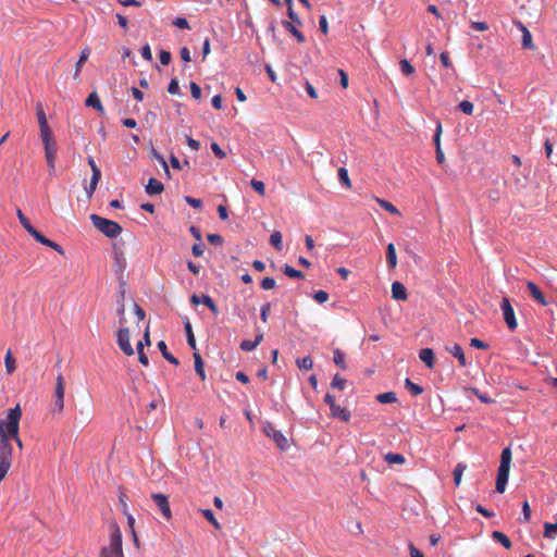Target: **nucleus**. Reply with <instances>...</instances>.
Returning <instances> with one entry per match:
<instances>
[{
  "label": "nucleus",
  "instance_id": "nucleus-1",
  "mask_svg": "<svg viewBox=\"0 0 557 557\" xmlns=\"http://www.w3.org/2000/svg\"><path fill=\"white\" fill-rule=\"evenodd\" d=\"M21 416V408L18 405H16L14 408L9 410L5 419H0V422L3 423L2 430H4L7 441L10 442V438L14 440L20 448L23 447L22 441L18 437Z\"/></svg>",
  "mask_w": 557,
  "mask_h": 557
},
{
  "label": "nucleus",
  "instance_id": "nucleus-2",
  "mask_svg": "<svg viewBox=\"0 0 557 557\" xmlns=\"http://www.w3.org/2000/svg\"><path fill=\"white\" fill-rule=\"evenodd\" d=\"M511 463V450L509 447L503 449L500 455V463L498 467L497 479H496V492L504 493L509 479Z\"/></svg>",
  "mask_w": 557,
  "mask_h": 557
},
{
  "label": "nucleus",
  "instance_id": "nucleus-3",
  "mask_svg": "<svg viewBox=\"0 0 557 557\" xmlns=\"http://www.w3.org/2000/svg\"><path fill=\"white\" fill-rule=\"evenodd\" d=\"M2 422H0V481L8 474L12 463V446L7 441L4 430H2Z\"/></svg>",
  "mask_w": 557,
  "mask_h": 557
},
{
  "label": "nucleus",
  "instance_id": "nucleus-4",
  "mask_svg": "<svg viewBox=\"0 0 557 557\" xmlns=\"http://www.w3.org/2000/svg\"><path fill=\"white\" fill-rule=\"evenodd\" d=\"M90 220L94 226L109 238H116L122 233V227L114 221L91 214Z\"/></svg>",
  "mask_w": 557,
  "mask_h": 557
},
{
  "label": "nucleus",
  "instance_id": "nucleus-5",
  "mask_svg": "<svg viewBox=\"0 0 557 557\" xmlns=\"http://www.w3.org/2000/svg\"><path fill=\"white\" fill-rule=\"evenodd\" d=\"M41 140L45 146V156L50 172L54 171V160L57 157V144L53 139L51 131L40 133Z\"/></svg>",
  "mask_w": 557,
  "mask_h": 557
},
{
  "label": "nucleus",
  "instance_id": "nucleus-6",
  "mask_svg": "<svg viewBox=\"0 0 557 557\" xmlns=\"http://www.w3.org/2000/svg\"><path fill=\"white\" fill-rule=\"evenodd\" d=\"M101 557H123L122 535L117 528L111 534L109 545L102 548Z\"/></svg>",
  "mask_w": 557,
  "mask_h": 557
},
{
  "label": "nucleus",
  "instance_id": "nucleus-7",
  "mask_svg": "<svg viewBox=\"0 0 557 557\" xmlns=\"http://www.w3.org/2000/svg\"><path fill=\"white\" fill-rule=\"evenodd\" d=\"M64 408V380L62 374L57 376L55 389H54V399H53V413L62 412Z\"/></svg>",
  "mask_w": 557,
  "mask_h": 557
},
{
  "label": "nucleus",
  "instance_id": "nucleus-8",
  "mask_svg": "<svg viewBox=\"0 0 557 557\" xmlns=\"http://www.w3.org/2000/svg\"><path fill=\"white\" fill-rule=\"evenodd\" d=\"M116 342L120 347V349L126 355V356H133L134 349L129 341V330L125 326H122L119 329L116 334Z\"/></svg>",
  "mask_w": 557,
  "mask_h": 557
},
{
  "label": "nucleus",
  "instance_id": "nucleus-9",
  "mask_svg": "<svg viewBox=\"0 0 557 557\" xmlns=\"http://www.w3.org/2000/svg\"><path fill=\"white\" fill-rule=\"evenodd\" d=\"M500 309L503 311L504 320H505L508 329L510 331L516 330L517 329V320L515 317L513 308L508 298H506V297L503 298L502 304H500Z\"/></svg>",
  "mask_w": 557,
  "mask_h": 557
},
{
  "label": "nucleus",
  "instance_id": "nucleus-10",
  "mask_svg": "<svg viewBox=\"0 0 557 557\" xmlns=\"http://www.w3.org/2000/svg\"><path fill=\"white\" fill-rule=\"evenodd\" d=\"M264 432L267 436L271 437L275 442V444L281 450H285L288 448V441L285 437V435L281 431L275 430L272 424H267L264 426Z\"/></svg>",
  "mask_w": 557,
  "mask_h": 557
},
{
  "label": "nucleus",
  "instance_id": "nucleus-11",
  "mask_svg": "<svg viewBox=\"0 0 557 557\" xmlns=\"http://www.w3.org/2000/svg\"><path fill=\"white\" fill-rule=\"evenodd\" d=\"M151 498L154 502L156 506L159 508L161 513L165 519H170L172 517V511L170 508V504L168 500V496L160 493L151 494Z\"/></svg>",
  "mask_w": 557,
  "mask_h": 557
},
{
  "label": "nucleus",
  "instance_id": "nucleus-12",
  "mask_svg": "<svg viewBox=\"0 0 557 557\" xmlns=\"http://www.w3.org/2000/svg\"><path fill=\"white\" fill-rule=\"evenodd\" d=\"M190 301L194 304V305H199V304H202V306H207L211 312L214 314V315H218L219 314V309L216 307V305L214 304V301L212 300V298L208 295H203L201 298L197 295H193L190 297Z\"/></svg>",
  "mask_w": 557,
  "mask_h": 557
},
{
  "label": "nucleus",
  "instance_id": "nucleus-13",
  "mask_svg": "<svg viewBox=\"0 0 557 557\" xmlns=\"http://www.w3.org/2000/svg\"><path fill=\"white\" fill-rule=\"evenodd\" d=\"M527 289L529 290L531 297L540 305L546 306L548 304L542 290L533 282L527 283Z\"/></svg>",
  "mask_w": 557,
  "mask_h": 557
},
{
  "label": "nucleus",
  "instance_id": "nucleus-14",
  "mask_svg": "<svg viewBox=\"0 0 557 557\" xmlns=\"http://www.w3.org/2000/svg\"><path fill=\"white\" fill-rule=\"evenodd\" d=\"M89 54H90V49L88 47H86L82 51L78 61L75 63L74 73H73L74 79H79L82 67H83L84 63L88 60Z\"/></svg>",
  "mask_w": 557,
  "mask_h": 557
},
{
  "label": "nucleus",
  "instance_id": "nucleus-15",
  "mask_svg": "<svg viewBox=\"0 0 557 557\" xmlns=\"http://www.w3.org/2000/svg\"><path fill=\"white\" fill-rule=\"evenodd\" d=\"M33 237L39 242L40 244L42 245H46L52 249H54L55 251H58L59 253L63 255L64 251L62 249V247L60 245H58L57 243L50 240L49 238L45 237L44 235H41L38 231H36V233L33 235Z\"/></svg>",
  "mask_w": 557,
  "mask_h": 557
},
{
  "label": "nucleus",
  "instance_id": "nucleus-16",
  "mask_svg": "<svg viewBox=\"0 0 557 557\" xmlns=\"http://www.w3.org/2000/svg\"><path fill=\"white\" fill-rule=\"evenodd\" d=\"M419 358L429 369L434 368V352L431 348L421 349Z\"/></svg>",
  "mask_w": 557,
  "mask_h": 557
},
{
  "label": "nucleus",
  "instance_id": "nucleus-17",
  "mask_svg": "<svg viewBox=\"0 0 557 557\" xmlns=\"http://www.w3.org/2000/svg\"><path fill=\"white\" fill-rule=\"evenodd\" d=\"M392 296L396 300H406L407 292L405 286L400 282H394L392 284Z\"/></svg>",
  "mask_w": 557,
  "mask_h": 557
},
{
  "label": "nucleus",
  "instance_id": "nucleus-18",
  "mask_svg": "<svg viewBox=\"0 0 557 557\" xmlns=\"http://www.w3.org/2000/svg\"><path fill=\"white\" fill-rule=\"evenodd\" d=\"M163 184L156 178H150L146 185V193L148 195H159L163 191Z\"/></svg>",
  "mask_w": 557,
  "mask_h": 557
},
{
  "label": "nucleus",
  "instance_id": "nucleus-19",
  "mask_svg": "<svg viewBox=\"0 0 557 557\" xmlns=\"http://www.w3.org/2000/svg\"><path fill=\"white\" fill-rule=\"evenodd\" d=\"M518 26L522 32V47L527 49H534L532 35L529 29L521 22H518Z\"/></svg>",
  "mask_w": 557,
  "mask_h": 557
},
{
  "label": "nucleus",
  "instance_id": "nucleus-20",
  "mask_svg": "<svg viewBox=\"0 0 557 557\" xmlns=\"http://www.w3.org/2000/svg\"><path fill=\"white\" fill-rule=\"evenodd\" d=\"M36 113H37L40 133L51 131L48 125V121H47L46 114L44 112L42 106L40 103H38L36 107Z\"/></svg>",
  "mask_w": 557,
  "mask_h": 557
},
{
  "label": "nucleus",
  "instance_id": "nucleus-21",
  "mask_svg": "<svg viewBox=\"0 0 557 557\" xmlns=\"http://www.w3.org/2000/svg\"><path fill=\"white\" fill-rule=\"evenodd\" d=\"M331 414L332 417L338 418L345 422H348L350 419V412L346 408L338 405H335L331 408Z\"/></svg>",
  "mask_w": 557,
  "mask_h": 557
},
{
  "label": "nucleus",
  "instance_id": "nucleus-22",
  "mask_svg": "<svg viewBox=\"0 0 557 557\" xmlns=\"http://www.w3.org/2000/svg\"><path fill=\"white\" fill-rule=\"evenodd\" d=\"M447 350L455 357L458 359V362L461 367H466L467 366V361H466V356L463 354V350L462 348L458 345V344H455L453 345L451 347H447Z\"/></svg>",
  "mask_w": 557,
  "mask_h": 557
},
{
  "label": "nucleus",
  "instance_id": "nucleus-23",
  "mask_svg": "<svg viewBox=\"0 0 557 557\" xmlns=\"http://www.w3.org/2000/svg\"><path fill=\"white\" fill-rule=\"evenodd\" d=\"M282 25L283 27L289 32L293 36H295V38L299 41V42H304L306 39H305V36L301 32H299L296 26L294 25V23L292 22H288V21H283L282 22Z\"/></svg>",
  "mask_w": 557,
  "mask_h": 557
},
{
  "label": "nucleus",
  "instance_id": "nucleus-24",
  "mask_svg": "<svg viewBox=\"0 0 557 557\" xmlns=\"http://www.w3.org/2000/svg\"><path fill=\"white\" fill-rule=\"evenodd\" d=\"M386 259H387L388 267L391 269L396 268V265H397L396 249H395L394 244H392V243L388 244L386 247Z\"/></svg>",
  "mask_w": 557,
  "mask_h": 557
},
{
  "label": "nucleus",
  "instance_id": "nucleus-25",
  "mask_svg": "<svg viewBox=\"0 0 557 557\" xmlns=\"http://www.w3.org/2000/svg\"><path fill=\"white\" fill-rule=\"evenodd\" d=\"M158 348L159 350L161 351L162 356L164 359H166L169 362H171L172 364H175L177 366L178 364V359L175 358L172 354H170L168 351V347H166V344L163 342V341H160L158 343Z\"/></svg>",
  "mask_w": 557,
  "mask_h": 557
},
{
  "label": "nucleus",
  "instance_id": "nucleus-26",
  "mask_svg": "<svg viewBox=\"0 0 557 557\" xmlns=\"http://www.w3.org/2000/svg\"><path fill=\"white\" fill-rule=\"evenodd\" d=\"M193 357L195 362V370L197 374L200 376V379L203 381L206 379V373L202 358L199 352H194Z\"/></svg>",
  "mask_w": 557,
  "mask_h": 557
},
{
  "label": "nucleus",
  "instance_id": "nucleus-27",
  "mask_svg": "<svg viewBox=\"0 0 557 557\" xmlns=\"http://www.w3.org/2000/svg\"><path fill=\"white\" fill-rule=\"evenodd\" d=\"M85 103H86L87 107H92V108H95L98 111H103V107L101 104L100 98H99V96L96 92H91L87 97Z\"/></svg>",
  "mask_w": 557,
  "mask_h": 557
},
{
  "label": "nucleus",
  "instance_id": "nucleus-28",
  "mask_svg": "<svg viewBox=\"0 0 557 557\" xmlns=\"http://www.w3.org/2000/svg\"><path fill=\"white\" fill-rule=\"evenodd\" d=\"M16 215L23 227L33 236L37 230L29 223L28 219L23 214V212L20 209H17Z\"/></svg>",
  "mask_w": 557,
  "mask_h": 557
},
{
  "label": "nucleus",
  "instance_id": "nucleus-29",
  "mask_svg": "<svg viewBox=\"0 0 557 557\" xmlns=\"http://www.w3.org/2000/svg\"><path fill=\"white\" fill-rule=\"evenodd\" d=\"M493 540L499 542L505 548L509 549L511 547V542L507 535H505L500 531H494L492 533Z\"/></svg>",
  "mask_w": 557,
  "mask_h": 557
},
{
  "label": "nucleus",
  "instance_id": "nucleus-30",
  "mask_svg": "<svg viewBox=\"0 0 557 557\" xmlns=\"http://www.w3.org/2000/svg\"><path fill=\"white\" fill-rule=\"evenodd\" d=\"M544 536L549 540H555L557 537V523H544Z\"/></svg>",
  "mask_w": 557,
  "mask_h": 557
},
{
  "label": "nucleus",
  "instance_id": "nucleus-31",
  "mask_svg": "<svg viewBox=\"0 0 557 557\" xmlns=\"http://www.w3.org/2000/svg\"><path fill=\"white\" fill-rule=\"evenodd\" d=\"M4 364H5V370L9 374L13 373L16 370V362H15V359L13 358L10 349L5 354Z\"/></svg>",
  "mask_w": 557,
  "mask_h": 557
},
{
  "label": "nucleus",
  "instance_id": "nucleus-32",
  "mask_svg": "<svg viewBox=\"0 0 557 557\" xmlns=\"http://www.w3.org/2000/svg\"><path fill=\"white\" fill-rule=\"evenodd\" d=\"M384 460L389 465H394V463L403 465L405 462V457L400 454L387 453L384 456Z\"/></svg>",
  "mask_w": 557,
  "mask_h": 557
},
{
  "label": "nucleus",
  "instance_id": "nucleus-33",
  "mask_svg": "<svg viewBox=\"0 0 557 557\" xmlns=\"http://www.w3.org/2000/svg\"><path fill=\"white\" fill-rule=\"evenodd\" d=\"M375 200L384 210L388 211L389 213L395 215L400 214L399 210L392 202L380 198H375Z\"/></svg>",
  "mask_w": 557,
  "mask_h": 557
},
{
  "label": "nucleus",
  "instance_id": "nucleus-34",
  "mask_svg": "<svg viewBox=\"0 0 557 557\" xmlns=\"http://www.w3.org/2000/svg\"><path fill=\"white\" fill-rule=\"evenodd\" d=\"M184 326H185V332H186L188 345L193 349H196V339H195V336H194V333H193V329H191L190 322L188 320H186Z\"/></svg>",
  "mask_w": 557,
  "mask_h": 557
},
{
  "label": "nucleus",
  "instance_id": "nucleus-35",
  "mask_svg": "<svg viewBox=\"0 0 557 557\" xmlns=\"http://www.w3.org/2000/svg\"><path fill=\"white\" fill-rule=\"evenodd\" d=\"M270 244L277 250L283 249V243H282V234L278 231H275L270 236Z\"/></svg>",
  "mask_w": 557,
  "mask_h": 557
},
{
  "label": "nucleus",
  "instance_id": "nucleus-36",
  "mask_svg": "<svg viewBox=\"0 0 557 557\" xmlns=\"http://www.w3.org/2000/svg\"><path fill=\"white\" fill-rule=\"evenodd\" d=\"M100 178L101 175H91L89 186L85 188L88 198H91V196L94 195Z\"/></svg>",
  "mask_w": 557,
  "mask_h": 557
},
{
  "label": "nucleus",
  "instance_id": "nucleus-37",
  "mask_svg": "<svg viewBox=\"0 0 557 557\" xmlns=\"http://www.w3.org/2000/svg\"><path fill=\"white\" fill-rule=\"evenodd\" d=\"M100 178L101 175H91L89 186L85 188L88 198H91V196L94 195Z\"/></svg>",
  "mask_w": 557,
  "mask_h": 557
},
{
  "label": "nucleus",
  "instance_id": "nucleus-38",
  "mask_svg": "<svg viewBox=\"0 0 557 557\" xmlns=\"http://www.w3.org/2000/svg\"><path fill=\"white\" fill-rule=\"evenodd\" d=\"M283 272L285 275L292 278H304V274L301 271L294 269L293 267L285 264L283 268Z\"/></svg>",
  "mask_w": 557,
  "mask_h": 557
},
{
  "label": "nucleus",
  "instance_id": "nucleus-39",
  "mask_svg": "<svg viewBox=\"0 0 557 557\" xmlns=\"http://www.w3.org/2000/svg\"><path fill=\"white\" fill-rule=\"evenodd\" d=\"M377 401L381 404H391L396 401V394L393 392L382 393L376 396Z\"/></svg>",
  "mask_w": 557,
  "mask_h": 557
},
{
  "label": "nucleus",
  "instance_id": "nucleus-40",
  "mask_svg": "<svg viewBox=\"0 0 557 557\" xmlns=\"http://www.w3.org/2000/svg\"><path fill=\"white\" fill-rule=\"evenodd\" d=\"M200 512L215 529L219 530L221 528L211 509H201Z\"/></svg>",
  "mask_w": 557,
  "mask_h": 557
},
{
  "label": "nucleus",
  "instance_id": "nucleus-41",
  "mask_svg": "<svg viewBox=\"0 0 557 557\" xmlns=\"http://www.w3.org/2000/svg\"><path fill=\"white\" fill-rule=\"evenodd\" d=\"M333 360L343 370L346 369L345 355L342 350L335 349Z\"/></svg>",
  "mask_w": 557,
  "mask_h": 557
},
{
  "label": "nucleus",
  "instance_id": "nucleus-42",
  "mask_svg": "<svg viewBox=\"0 0 557 557\" xmlns=\"http://www.w3.org/2000/svg\"><path fill=\"white\" fill-rule=\"evenodd\" d=\"M466 470V466L462 463H458L454 469V481L455 484L458 486L461 482L462 473Z\"/></svg>",
  "mask_w": 557,
  "mask_h": 557
},
{
  "label": "nucleus",
  "instance_id": "nucleus-43",
  "mask_svg": "<svg viewBox=\"0 0 557 557\" xmlns=\"http://www.w3.org/2000/svg\"><path fill=\"white\" fill-rule=\"evenodd\" d=\"M296 363H297V367L301 370H310L313 367V362L310 357H304V358L297 359Z\"/></svg>",
  "mask_w": 557,
  "mask_h": 557
},
{
  "label": "nucleus",
  "instance_id": "nucleus-44",
  "mask_svg": "<svg viewBox=\"0 0 557 557\" xmlns=\"http://www.w3.org/2000/svg\"><path fill=\"white\" fill-rule=\"evenodd\" d=\"M405 385L414 396L420 395L423 392V388L420 385L411 382L409 379L405 380Z\"/></svg>",
  "mask_w": 557,
  "mask_h": 557
},
{
  "label": "nucleus",
  "instance_id": "nucleus-45",
  "mask_svg": "<svg viewBox=\"0 0 557 557\" xmlns=\"http://www.w3.org/2000/svg\"><path fill=\"white\" fill-rule=\"evenodd\" d=\"M338 178L343 185H345L347 188H350V180L348 176V171L345 168L338 169Z\"/></svg>",
  "mask_w": 557,
  "mask_h": 557
},
{
  "label": "nucleus",
  "instance_id": "nucleus-46",
  "mask_svg": "<svg viewBox=\"0 0 557 557\" xmlns=\"http://www.w3.org/2000/svg\"><path fill=\"white\" fill-rule=\"evenodd\" d=\"M399 65H400V71L404 75L409 76L414 72L413 66L406 59L400 60Z\"/></svg>",
  "mask_w": 557,
  "mask_h": 557
},
{
  "label": "nucleus",
  "instance_id": "nucleus-47",
  "mask_svg": "<svg viewBox=\"0 0 557 557\" xmlns=\"http://www.w3.org/2000/svg\"><path fill=\"white\" fill-rule=\"evenodd\" d=\"M458 108L461 112H463L465 114H472L473 112V103L471 101H468V100H463L461 101L459 104H458Z\"/></svg>",
  "mask_w": 557,
  "mask_h": 557
},
{
  "label": "nucleus",
  "instance_id": "nucleus-48",
  "mask_svg": "<svg viewBox=\"0 0 557 557\" xmlns=\"http://www.w3.org/2000/svg\"><path fill=\"white\" fill-rule=\"evenodd\" d=\"M345 385H346V380L343 379L342 376H339L338 374H335L331 382V386L333 388H337V389L342 391L345 388Z\"/></svg>",
  "mask_w": 557,
  "mask_h": 557
},
{
  "label": "nucleus",
  "instance_id": "nucleus-49",
  "mask_svg": "<svg viewBox=\"0 0 557 557\" xmlns=\"http://www.w3.org/2000/svg\"><path fill=\"white\" fill-rule=\"evenodd\" d=\"M250 185L259 195L263 196L265 194V186L263 182L253 178L251 180Z\"/></svg>",
  "mask_w": 557,
  "mask_h": 557
},
{
  "label": "nucleus",
  "instance_id": "nucleus-50",
  "mask_svg": "<svg viewBox=\"0 0 557 557\" xmlns=\"http://www.w3.org/2000/svg\"><path fill=\"white\" fill-rule=\"evenodd\" d=\"M441 135H442V124L441 123H437L436 125V129H435V135H434V145H435V150L438 149V148H442L441 147Z\"/></svg>",
  "mask_w": 557,
  "mask_h": 557
},
{
  "label": "nucleus",
  "instance_id": "nucleus-51",
  "mask_svg": "<svg viewBox=\"0 0 557 557\" xmlns=\"http://www.w3.org/2000/svg\"><path fill=\"white\" fill-rule=\"evenodd\" d=\"M313 298L319 304H324L329 299V294L324 290H318L314 293Z\"/></svg>",
  "mask_w": 557,
  "mask_h": 557
},
{
  "label": "nucleus",
  "instance_id": "nucleus-52",
  "mask_svg": "<svg viewBox=\"0 0 557 557\" xmlns=\"http://www.w3.org/2000/svg\"><path fill=\"white\" fill-rule=\"evenodd\" d=\"M168 91L171 95H178L180 94L178 81L176 78L171 79V82H170V84L168 86Z\"/></svg>",
  "mask_w": 557,
  "mask_h": 557
},
{
  "label": "nucleus",
  "instance_id": "nucleus-53",
  "mask_svg": "<svg viewBox=\"0 0 557 557\" xmlns=\"http://www.w3.org/2000/svg\"><path fill=\"white\" fill-rule=\"evenodd\" d=\"M257 347V343L253 341L245 339L240 344V348L245 351H251Z\"/></svg>",
  "mask_w": 557,
  "mask_h": 557
},
{
  "label": "nucleus",
  "instance_id": "nucleus-54",
  "mask_svg": "<svg viewBox=\"0 0 557 557\" xmlns=\"http://www.w3.org/2000/svg\"><path fill=\"white\" fill-rule=\"evenodd\" d=\"M261 287L265 290L272 289L275 287V281L272 277H264L261 281Z\"/></svg>",
  "mask_w": 557,
  "mask_h": 557
},
{
  "label": "nucleus",
  "instance_id": "nucleus-55",
  "mask_svg": "<svg viewBox=\"0 0 557 557\" xmlns=\"http://www.w3.org/2000/svg\"><path fill=\"white\" fill-rule=\"evenodd\" d=\"M161 64L168 65L171 62V53L166 50H161L159 53Z\"/></svg>",
  "mask_w": 557,
  "mask_h": 557
},
{
  "label": "nucleus",
  "instance_id": "nucleus-56",
  "mask_svg": "<svg viewBox=\"0 0 557 557\" xmlns=\"http://www.w3.org/2000/svg\"><path fill=\"white\" fill-rule=\"evenodd\" d=\"M470 26L478 32H485L488 29V25L485 22H471Z\"/></svg>",
  "mask_w": 557,
  "mask_h": 557
},
{
  "label": "nucleus",
  "instance_id": "nucleus-57",
  "mask_svg": "<svg viewBox=\"0 0 557 557\" xmlns=\"http://www.w3.org/2000/svg\"><path fill=\"white\" fill-rule=\"evenodd\" d=\"M185 201L193 208H196V209H199L202 207V201L200 199H197V198H193V197H185Z\"/></svg>",
  "mask_w": 557,
  "mask_h": 557
},
{
  "label": "nucleus",
  "instance_id": "nucleus-58",
  "mask_svg": "<svg viewBox=\"0 0 557 557\" xmlns=\"http://www.w3.org/2000/svg\"><path fill=\"white\" fill-rule=\"evenodd\" d=\"M270 304L267 302L264 305L261 306V309H260V318L263 322H267L268 321V315H269V312H270Z\"/></svg>",
  "mask_w": 557,
  "mask_h": 557
},
{
  "label": "nucleus",
  "instance_id": "nucleus-59",
  "mask_svg": "<svg viewBox=\"0 0 557 557\" xmlns=\"http://www.w3.org/2000/svg\"><path fill=\"white\" fill-rule=\"evenodd\" d=\"M189 86L193 98L199 99L201 97V88L194 82Z\"/></svg>",
  "mask_w": 557,
  "mask_h": 557
},
{
  "label": "nucleus",
  "instance_id": "nucleus-60",
  "mask_svg": "<svg viewBox=\"0 0 557 557\" xmlns=\"http://www.w3.org/2000/svg\"><path fill=\"white\" fill-rule=\"evenodd\" d=\"M211 149H212L213 153L215 154V157H218L220 159L225 158L226 153L221 149V147L216 143L213 141L211 144Z\"/></svg>",
  "mask_w": 557,
  "mask_h": 557
},
{
  "label": "nucleus",
  "instance_id": "nucleus-61",
  "mask_svg": "<svg viewBox=\"0 0 557 557\" xmlns=\"http://www.w3.org/2000/svg\"><path fill=\"white\" fill-rule=\"evenodd\" d=\"M173 24L178 27V28H182V29H187L189 28V24L187 22L186 18L184 17H177L174 20Z\"/></svg>",
  "mask_w": 557,
  "mask_h": 557
},
{
  "label": "nucleus",
  "instance_id": "nucleus-62",
  "mask_svg": "<svg viewBox=\"0 0 557 557\" xmlns=\"http://www.w3.org/2000/svg\"><path fill=\"white\" fill-rule=\"evenodd\" d=\"M141 57L147 60V61H151L152 60V53H151V49H150V46L147 44L145 45L143 48H141Z\"/></svg>",
  "mask_w": 557,
  "mask_h": 557
},
{
  "label": "nucleus",
  "instance_id": "nucleus-63",
  "mask_svg": "<svg viewBox=\"0 0 557 557\" xmlns=\"http://www.w3.org/2000/svg\"><path fill=\"white\" fill-rule=\"evenodd\" d=\"M207 239L213 245H221L223 243V238L219 234H208Z\"/></svg>",
  "mask_w": 557,
  "mask_h": 557
},
{
  "label": "nucleus",
  "instance_id": "nucleus-64",
  "mask_svg": "<svg viewBox=\"0 0 557 557\" xmlns=\"http://www.w3.org/2000/svg\"><path fill=\"white\" fill-rule=\"evenodd\" d=\"M205 248L203 244H195L191 248V252L195 257H201L203 255Z\"/></svg>",
  "mask_w": 557,
  "mask_h": 557
}]
</instances>
